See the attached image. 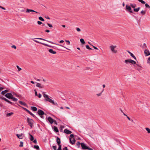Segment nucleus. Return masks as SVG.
<instances>
[{"instance_id":"c85d7f7f","label":"nucleus","mask_w":150,"mask_h":150,"mask_svg":"<svg viewBox=\"0 0 150 150\" xmlns=\"http://www.w3.org/2000/svg\"><path fill=\"white\" fill-rule=\"evenodd\" d=\"M29 135L30 137V139L31 141H33L34 140V137L33 136L30 134H29Z\"/></svg>"},{"instance_id":"8fccbe9b","label":"nucleus","mask_w":150,"mask_h":150,"mask_svg":"<svg viewBox=\"0 0 150 150\" xmlns=\"http://www.w3.org/2000/svg\"><path fill=\"white\" fill-rule=\"evenodd\" d=\"M37 23H38V24L39 25H41L42 24V22L40 21H38Z\"/></svg>"},{"instance_id":"b1692460","label":"nucleus","mask_w":150,"mask_h":150,"mask_svg":"<svg viewBox=\"0 0 150 150\" xmlns=\"http://www.w3.org/2000/svg\"><path fill=\"white\" fill-rule=\"evenodd\" d=\"M49 51L50 52L53 54H56V52L55 51H53L52 49H50Z\"/></svg>"},{"instance_id":"6e6d98bb","label":"nucleus","mask_w":150,"mask_h":150,"mask_svg":"<svg viewBox=\"0 0 150 150\" xmlns=\"http://www.w3.org/2000/svg\"><path fill=\"white\" fill-rule=\"evenodd\" d=\"M64 41L63 40H61L59 42L60 43H62L64 42Z\"/></svg>"},{"instance_id":"20e7f679","label":"nucleus","mask_w":150,"mask_h":150,"mask_svg":"<svg viewBox=\"0 0 150 150\" xmlns=\"http://www.w3.org/2000/svg\"><path fill=\"white\" fill-rule=\"evenodd\" d=\"M124 62L125 63L127 64H128V63H130L134 65L136 64V63L135 61L131 59H126L125 61Z\"/></svg>"},{"instance_id":"4468645a","label":"nucleus","mask_w":150,"mask_h":150,"mask_svg":"<svg viewBox=\"0 0 150 150\" xmlns=\"http://www.w3.org/2000/svg\"><path fill=\"white\" fill-rule=\"evenodd\" d=\"M144 52V54L146 56L150 55V53L148 50L146 49H145Z\"/></svg>"},{"instance_id":"412c9836","label":"nucleus","mask_w":150,"mask_h":150,"mask_svg":"<svg viewBox=\"0 0 150 150\" xmlns=\"http://www.w3.org/2000/svg\"><path fill=\"white\" fill-rule=\"evenodd\" d=\"M18 102L20 104H21V105H22L25 106H27V104L26 103H25V102H23L21 101H18Z\"/></svg>"},{"instance_id":"423d86ee","label":"nucleus","mask_w":150,"mask_h":150,"mask_svg":"<svg viewBox=\"0 0 150 150\" xmlns=\"http://www.w3.org/2000/svg\"><path fill=\"white\" fill-rule=\"evenodd\" d=\"M27 122L28 123V125L32 128L34 122V121L32 119L28 117L27 118Z\"/></svg>"},{"instance_id":"0e129e2a","label":"nucleus","mask_w":150,"mask_h":150,"mask_svg":"<svg viewBox=\"0 0 150 150\" xmlns=\"http://www.w3.org/2000/svg\"><path fill=\"white\" fill-rule=\"evenodd\" d=\"M127 117V118L128 119V120H129V121L131 120V119H130V118H129V117L128 116H127V117Z\"/></svg>"},{"instance_id":"f3484780","label":"nucleus","mask_w":150,"mask_h":150,"mask_svg":"<svg viewBox=\"0 0 150 150\" xmlns=\"http://www.w3.org/2000/svg\"><path fill=\"white\" fill-rule=\"evenodd\" d=\"M1 99L3 100H4L5 101H6L8 103L10 104H13V103L12 102L9 101L8 99H6V98H4V97L1 98Z\"/></svg>"},{"instance_id":"39448f33","label":"nucleus","mask_w":150,"mask_h":150,"mask_svg":"<svg viewBox=\"0 0 150 150\" xmlns=\"http://www.w3.org/2000/svg\"><path fill=\"white\" fill-rule=\"evenodd\" d=\"M81 145L82 149H88L89 150H92L93 149L91 148H89L88 147L86 146L85 144L84 143H81Z\"/></svg>"},{"instance_id":"052dcab7","label":"nucleus","mask_w":150,"mask_h":150,"mask_svg":"<svg viewBox=\"0 0 150 150\" xmlns=\"http://www.w3.org/2000/svg\"><path fill=\"white\" fill-rule=\"evenodd\" d=\"M31 115L33 117H34L35 118H37L33 114Z\"/></svg>"},{"instance_id":"e2e57ef3","label":"nucleus","mask_w":150,"mask_h":150,"mask_svg":"<svg viewBox=\"0 0 150 150\" xmlns=\"http://www.w3.org/2000/svg\"><path fill=\"white\" fill-rule=\"evenodd\" d=\"M63 150H68V149H67V147H65L64 149H63Z\"/></svg>"},{"instance_id":"c9c22d12","label":"nucleus","mask_w":150,"mask_h":150,"mask_svg":"<svg viewBox=\"0 0 150 150\" xmlns=\"http://www.w3.org/2000/svg\"><path fill=\"white\" fill-rule=\"evenodd\" d=\"M39 19L41 21H44V19H43V18L41 16H40L39 17Z\"/></svg>"},{"instance_id":"c03bdc74","label":"nucleus","mask_w":150,"mask_h":150,"mask_svg":"<svg viewBox=\"0 0 150 150\" xmlns=\"http://www.w3.org/2000/svg\"><path fill=\"white\" fill-rule=\"evenodd\" d=\"M59 147L58 148V149H57V150H62V149H61V145H59Z\"/></svg>"},{"instance_id":"1a4fd4ad","label":"nucleus","mask_w":150,"mask_h":150,"mask_svg":"<svg viewBox=\"0 0 150 150\" xmlns=\"http://www.w3.org/2000/svg\"><path fill=\"white\" fill-rule=\"evenodd\" d=\"M139 1L141 2L142 4H145V6L146 7L150 8V6L147 4H145V2L143 1V0H138Z\"/></svg>"},{"instance_id":"a211bd4d","label":"nucleus","mask_w":150,"mask_h":150,"mask_svg":"<svg viewBox=\"0 0 150 150\" xmlns=\"http://www.w3.org/2000/svg\"><path fill=\"white\" fill-rule=\"evenodd\" d=\"M30 12H35L37 13H38L37 11H35L34 10H33L32 9H27L26 11V13H29Z\"/></svg>"},{"instance_id":"680f3d73","label":"nucleus","mask_w":150,"mask_h":150,"mask_svg":"<svg viewBox=\"0 0 150 150\" xmlns=\"http://www.w3.org/2000/svg\"><path fill=\"white\" fill-rule=\"evenodd\" d=\"M70 138L71 137H74V135L73 134H71L70 135Z\"/></svg>"},{"instance_id":"72a5a7b5","label":"nucleus","mask_w":150,"mask_h":150,"mask_svg":"<svg viewBox=\"0 0 150 150\" xmlns=\"http://www.w3.org/2000/svg\"><path fill=\"white\" fill-rule=\"evenodd\" d=\"M145 129L147 131L148 133H150V129L149 128L147 127L145 128Z\"/></svg>"},{"instance_id":"79ce46f5","label":"nucleus","mask_w":150,"mask_h":150,"mask_svg":"<svg viewBox=\"0 0 150 150\" xmlns=\"http://www.w3.org/2000/svg\"><path fill=\"white\" fill-rule=\"evenodd\" d=\"M130 5H131V6L133 8H135L136 6V5L135 4H131Z\"/></svg>"},{"instance_id":"7c9ffc66","label":"nucleus","mask_w":150,"mask_h":150,"mask_svg":"<svg viewBox=\"0 0 150 150\" xmlns=\"http://www.w3.org/2000/svg\"><path fill=\"white\" fill-rule=\"evenodd\" d=\"M34 148L35 149L37 150H40V148L38 145H35L34 146Z\"/></svg>"},{"instance_id":"a19ab883","label":"nucleus","mask_w":150,"mask_h":150,"mask_svg":"<svg viewBox=\"0 0 150 150\" xmlns=\"http://www.w3.org/2000/svg\"><path fill=\"white\" fill-rule=\"evenodd\" d=\"M141 13L143 15H144L146 13V11L142 10L141 11Z\"/></svg>"},{"instance_id":"4d7b16f0","label":"nucleus","mask_w":150,"mask_h":150,"mask_svg":"<svg viewBox=\"0 0 150 150\" xmlns=\"http://www.w3.org/2000/svg\"><path fill=\"white\" fill-rule=\"evenodd\" d=\"M42 95L40 94L39 93L38 95V97L39 98H40L41 97Z\"/></svg>"},{"instance_id":"f8f14e48","label":"nucleus","mask_w":150,"mask_h":150,"mask_svg":"<svg viewBox=\"0 0 150 150\" xmlns=\"http://www.w3.org/2000/svg\"><path fill=\"white\" fill-rule=\"evenodd\" d=\"M38 113L40 115V116H42L45 114L44 112L42 110L40 109L38 110ZM41 117H42V116H41Z\"/></svg>"},{"instance_id":"5fc2aeb1","label":"nucleus","mask_w":150,"mask_h":150,"mask_svg":"<svg viewBox=\"0 0 150 150\" xmlns=\"http://www.w3.org/2000/svg\"><path fill=\"white\" fill-rule=\"evenodd\" d=\"M93 47V48L95 49V50H98V49L96 47L93 46V45H92Z\"/></svg>"},{"instance_id":"aec40b11","label":"nucleus","mask_w":150,"mask_h":150,"mask_svg":"<svg viewBox=\"0 0 150 150\" xmlns=\"http://www.w3.org/2000/svg\"><path fill=\"white\" fill-rule=\"evenodd\" d=\"M17 136L19 139H23V134H16Z\"/></svg>"},{"instance_id":"3c124183","label":"nucleus","mask_w":150,"mask_h":150,"mask_svg":"<svg viewBox=\"0 0 150 150\" xmlns=\"http://www.w3.org/2000/svg\"><path fill=\"white\" fill-rule=\"evenodd\" d=\"M34 91L35 92V95L36 96H38V93H37V92L36 91V90L35 89L34 90Z\"/></svg>"},{"instance_id":"cd10ccee","label":"nucleus","mask_w":150,"mask_h":150,"mask_svg":"<svg viewBox=\"0 0 150 150\" xmlns=\"http://www.w3.org/2000/svg\"><path fill=\"white\" fill-rule=\"evenodd\" d=\"M104 91V89H103L102 90L101 92L100 93H99L97 94L96 95H97V96H100L101 95L102 93Z\"/></svg>"},{"instance_id":"4be33fe9","label":"nucleus","mask_w":150,"mask_h":150,"mask_svg":"<svg viewBox=\"0 0 150 150\" xmlns=\"http://www.w3.org/2000/svg\"><path fill=\"white\" fill-rule=\"evenodd\" d=\"M127 52L128 53L130 54L131 57H133L135 59H136L134 55L131 52L129 51H128Z\"/></svg>"},{"instance_id":"a18cd8bd","label":"nucleus","mask_w":150,"mask_h":150,"mask_svg":"<svg viewBox=\"0 0 150 150\" xmlns=\"http://www.w3.org/2000/svg\"><path fill=\"white\" fill-rule=\"evenodd\" d=\"M52 147L54 150H57V147L56 146H53Z\"/></svg>"},{"instance_id":"9d476101","label":"nucleus","mask_w":150,"mask_h":150,"mask_svg":"<svg viewBox=\"0 0 150 150\" xmlns=\"http://www.w3.org/2000/svg\"><path fill=\"white\" fill-rule=\"evenodd\" d=\"M69 141L70 143L73 144L75 143L76 140L74 137H71L69 138Z\"/></svg>"},{"instance_id":"49530a36","label":"nucleus","mask_w":150,"mask_h":150,"mask_svg":"<svg viewBox=\"0 0 150 150\" xmlns=\"http://www.w3.org/2000/svg\"><path fill=\"white\" fill-rule=\"evenodd\" d=\"M17 68L18 71H20L21 70V69L18 66H17Z\"/></svg>"},{"instance_id":"de8ad7c7","label":"nucleus","mask_w":150,"mask_h":150,"mask_svg":"<svg viewBox=\"0 0 150 150\" xmlns=\"http://www.w3.org/2000/svg\"><path fill=\"white\" fill-rule=\"evenodd\" d=\"M11 47L12 48H14L15 49H16V46L15 45H13L11 46Z\"/></svg>"},{"instance_id":"0eeeda50","label":"nucleus","mask_w":150,"mask_h":150,"mask_svg":"<svg viewBox=\"0 0 150 150\" xmlns=\"http://www.w3.org/2000/svg\"><path fill=\"white\" fill-rule=\"evenodd\" d=\"M33 40L35 42H37L38 43H40V44H42L43 45H45V46H47V47H52L48 45H47V44H45V43H42V42H40L36 40H35V39H33Z\"/></svg>"},{"instance_id":"774afa93","label":"nucleus","mask_w":150,"mask_h":150,"mask_svg":"<svg viewBox=\"0 0 150 150\" xmlns=\"http://www.w3.org/2000/svg\"><path fill=\"white\" fill-rule=\"evenodd\" d=\"M105 84H103V88H104L105 87Z\"/></svg>"},{"instance_id":"6e6552de","label":"nucleus","mask_w":150,"mask_h":150,"mask_svg":"<svg viewBox=\"0 0 150 150\" xmlns=\"http://www.w3.org/2000/svg\"><path fill=\"white\" fill-rule=\"evenodd\" d=\"M5 96L7 98L11 99L13 95L11 93H9L5 94Z\"/></svg>"},{"instance_id":"58836bf2","label":"nucleus","mask_w":150,"mask_h":150,"mask_svg":"<svg viewBox=\"0 0 150 150\" xmlns=\"http://www.w3.org/2000/svg\"><path fill=\"white\" fill-rule=\"evenodd\" d=\"M86 48L90 50H92V49L88 45H86Z\"/></svg>"},{"instance_id":"bb28decb","label":"nucleus","mask_w":150,"mask_h":150,"mask_svg":"<svg viewBox=\"0 0 150 150\" xmlns=\"http://www.w3.org/2000/svg\"><path fill=\"white\" fill-rule=\"evenodd\" d=\"M54 130L56 132H59V130L58 128L56 126H54L53 128Z\"/></svg>"},{"instance_id":"9b49d317","label":"nucleus","mask_w":150,"mask_h":150,"mask_svg":"<svg viewBox=\"0 0 150 150\" xmlns=\"http://www.w3.org/2000/svg\"><path fill=\"white\" fill-rule=\"evenodd\" d=\"M126 9L127 10L130 12L131 13H133V12L131 11L132 9L131 7L129 6H128L127 5H126Z\"/></svg>"},{"instance_id":"7ed1b4c3","label":"nucleus","mask_w":150,"mask_h":150,"mask_svg":"<svg viewBox=\"0 0 150 150\" xmlns=\"http://www.w3.org/2000/svg\"><path fill=\"white\" fill-rule=\"evenodd\" d=\"M36 39H39V40H44V41H47L50 43H52V44H55V45H59V46H61L62 47H64L65 48H66L67 49V50H70L68 48H66V47L61 45H60V44H57V43H54V42H51L50 41H48L47 40H45V39H44L43 38H36Z\"/></svg>"},{"instance_id":"a878e982","label":"nucleus","mask_w":150,"mask_h":150,"mask_svg":"<svg viewBox=\"0 0 150 150\" xmlns=\"http://www.w3.org/2000/svg\"><path fill=\"white\" fill-rule=\"evenodd\" d=\"M11 99L14 102L17 101L18 100V99L17 98L14 97H13V96H12V97Z\"/></svg>"},{"instance_id":"f704fd0d","label":"nucleus","mask_w":150,"mask_h":150,"mask_svg":"<svg viewBox=\"0 0 150 150\" xmlns=\"http://www.w3.org/2000/svg\"><path fill=\"white\" fill-rule=\"evenodd\" d=\"M147 47V46L145 43H144L143 44V47L142 48L143 49H146V48Z\"/></svg>"},{"instance_id":"603ef678","label":"nucleus","mask_w":150,"mask_h":150,"mask_svg":"<svg viewBox=\"0 0 150 150\" xmlns=\"http://www.w3.org/2000/svg\"><path fill=\"white\" fill-rule=\"evenodd\" d=\"M76 29L77 31L78 32H80L81 31V30L79 28H76Z\"/></svg>"},{"instance_id":"37998d69","label":"nucleus","mask_w":150,"mask_h":150,"mask_svg":"<svg viewBox=\"0 0 150 150\" xmlns=\"http://www.w3.org/2000/svg\"><path fill=\"white\" fill-rule=\"evenodd\" d=\"M22 108L24 110H25V111H27V112H29L30 111H29L28 109H27L26 108H24L23 107H22Z\"/></svg>"},{"instance_id":"13d9d810","label":"nucleus","mask_w":150,"mask_h":150,"mask_svg":"<svg viewBox=\"0 0 150 150\" xmlns=\"http://www.w3.org/2000/svg\"><path fill=\"white\" fill-rule=\"evenodd\" d=\"M65 41L67 42H68L69 45L70 44V41H69V40H65Z\"/></svg>"},{"instance_id":"864d4df0","label":"nucleus","mask_w":150,"mask_h":150,"mask_svg":"<svg viewBox=\"0 0 150 150\" xmlns=\"http://www.w3.org/2000/svg\"><path fill=\"white\" fill-rule=\"evenodd\" d=\"M34 143H35V144H37V140L36 139H35L33 142Z\"/></svg>"},{"instance_id":"dca6fc26","label":"nucleus","mask_w":150,"mask_h":150,"mask_svg":"<svg viewBox=\"0 0 150 150\" xmlns=\"http://www.w3.org/2000/svg\"><path fill=\"white\" fill-rule=\"evenodd\" d=\"M36 86L40 88H43L44 87V85H42L41 84L39 83H38L37 84Z\"/></svg>"},{"instance_id":"ea45409f","label":"nucleus","mask_w":150,"mask_h":150,"mask_svg":"<svg viewBox=\"0 0 150 150\" xmlns=\"http://www.w3.org/2000/svg\"><path fill=\"white\" fill-rule=\"evenodd\" d=\"M47 23V24L48 25L50 28H52L53 27V26H52V25L50 24H49V23Z\"/></svg>"},{"instance_id":"f257e3e1","label":"nucleus","mask_w":150,"mask_h":150,"mask_svg":"<svg viewBox=\"0 0 150 150\" xmlns=\"http://www.w3.org/2000/svg\"><path fill=\"white\" fill-rule=\"evenodd\" d=\"M45 93L44 92H42L44 97L45 98L46 101H48L54 105H57L58 104L57 103H55L53 100L49 98V96L45 94Z\"/></svg>"},{"instance_id":"09e8293b","label":"nucleus","mask_w":150,"mask_h":150,"mask_svg":"<svg viewBox=\"0 0 150 150\" xmlns=\"http://www.w3.org/2000/svg\"><path fill=\"white\" fill-rule=\"evenodd\" d=\"M147 63L150 64V57L147 60Z\"/></svg>"},{"instance_id":"473e14b6","label":"nucleus","mask_w":150,"mask_h":150,"mask_svg":"<svg viewBox=\"0 0 150 150\" xmlns=\"http://www.w3.org/2000/svg\"><path fill=\"white\" fill-rule=\"evenodd\" d=\"M13 113L12 112H11L9 113H7L6 114V116H11L13 114Z\"/></svg>"},{"instance_id":"f03ea898","label":"nucleus","mask_w":150,"mask_h":150,"mask_svg":"<svg viewBox=\"0 0 150 150\" xmlns=\"http://www.w3.org/2000/svg\"><path fill=\"white\" fill-rule=\"evenodd\" d=\"M117 47V46L116 45H111L109 46V48L112 53L114 54H116L118 52V50L115 49V48Z\"/></svg>"},{"instance_id":"338daca9","label":"nucleus","mask_w":150,"mask_h":150,"mask_svg":"<svg viewBox=\"0 0 150 150\" xmlns=\"http://www.w3.org/2000/svg\"><path fill=\"white\" fill-rule=\"evenodd\" d=\"M4 88L3 87H0V92Z\"/></svg>"},{"instance_id":"c756f323","label":"nucleus","mask_w":150,"mask_h":150,"mask_svg":"<svg viewBox=\"0 0 150 150\" xmlns=\"http://www.w3.org/2000/svg\"><path fill=\"white\" fill-rule=\"evenodd\" d=\"M80 41L83 44H84L85 43V42L83 39H80Z\"/></svg>"},{"instance_id":"2f4dec72","label":"nucleus","mask_w":150,"mask_h":150,"mask_svg":"<svg viewBox=\"0 0 150 150\" xmlns=\"http://www.w3.org/2000/svg\"><path fill=\"white\" fill-rule=\"evenodd\" d=\"M139 9L140 7H139L136 8H134V11L136 12H137L139 10Z\"/></svg>"},{"instance_id":"69168bd1","label":"nucleus","mask_w":150,"mask_h":150,"mask_svg":"<svg viewBox=\"0 0 150 150\" xmlns=\"http://www.w3.org/2000/svg\"><path fill=\"white\" fill-rule=\"evenodd\" d=\"M45 31L46 32H47V33H49L50 32V31L49 30H45Z\"/></svg>"},{"instance_id":"393cba45","label":"nucleus","mask_w":150,"mask_h":150,"mask_svg":"<svg viewBox=\"0 0 150 150\" xmlns=\"http://www.w3.org/2000/svg\"><path fill=\"white\" fill-rule=\"evenodd\" d=\"M31 110L34 111H36L37 110V108L35 107L32 106L31 107Z\"/></svg>"},{"instance_id":"2eb2a0df","label":"nucleus","mask_w":150,"mask_h":150,"mask_svg":"<svg viewBox=\"0 0 150 150\" xmlns=\"http://www.w3.org/2000/svg\"><path fill=\"white\" fill-rule=\"evenodd\" d=\"M47 120L50 122V123L51 124H52L54 122V120H53V119L50 117H48V118Z\"/></svg>"},{"instance_id":"4c0bfd02","label":"nucleus","mask_w":150,"mask_h":150,"mask_svg":"<svg viewBox=\"0 0 150 150\" xmlns=\"http://www.w3.org/2000/svg\"><path fill=\"white\" fill-rule=\"evenodd\" d=\"M80 145H81V143H80L79 142H77L76 145L78 146V147H80Z\"/></svg>"},{"instance_id":"ddd939ff","label":"nucleus","mask_w":150,"mask_h":150,"mask_svg":"<svg viewBox=\"0 0 150 150\" xmlns=\"http://www.w3.org/2000/svg\"><path fill=\"white\" fill-rule=\"evenodd\" d=\"M64 132L68 134H70L72 133V132L68 130L67 129H65L64 130Z\"/></svg>"},{"instance_id":"6ab92c4d","label":"nucleus","mask_w":150,"mask_h":150,"mask_svg":"<svg viewBox=\"0 0 150 150\" xmlns=\"http://www.w3.org/2000/svg\"><path fill=\"white\" fill-rule=\"evenodd\" d=\"M56 141L59 146V145H61L60 144L61 143V140L58 137H57V138Z\"/></svg>"},{"instance_id":"e433bc0d","label":"nucleus","mask_w":150,"mask_h":150,"mask_svg":"<svg viewBox=\"0 0 150 150\" xmlns=\"http://www.w3.org/2000/svg\"><path fill=\"white\" fill-rule=\"evenodd\" d=\"M20 143V144L19 145V146L20 147H23V142H22L21 141Z\"/></svg>"},{"instance_id":"bf43d9fd","label":"nucleus","mask_w":150,"mask_h":150,"mask_svg":"<svg viewBox=\"0 0 150 150\" xmlns=\"http://www.w3.org/2000/svg\"><path fill=\"white\" fill-rule=\"evenodd\" d=\"M31 115L33 117H34L35 118H37L33 114Z\"/></svg>"},{"instance_id":"5701e85b","label":"nucleus","mask_w":150,"mask_h":150,"mask_svg":"<svg viewBox=\"0 0 150 150\" xmlns=\"http://www.w3.org/2000/svg\"><path fill=\"white\" fill-rule=\"evenodd\" d=\"M9 92V91L8 90H5L4 91H2L1 94L2 95H4L6 93L8 92Z\"/></svg>"}]
</instances>
